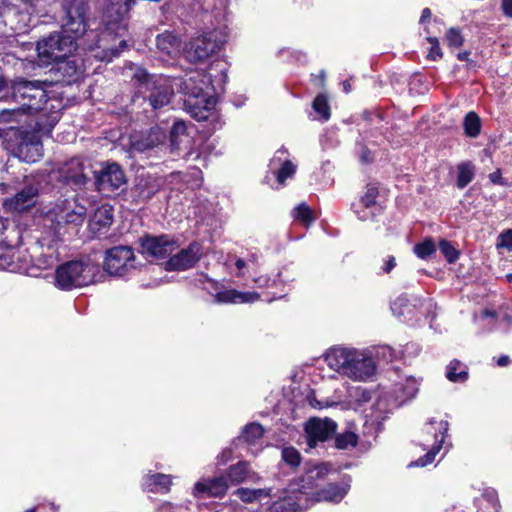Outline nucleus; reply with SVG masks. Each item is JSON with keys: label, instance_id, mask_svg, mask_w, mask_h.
Returning <instances> with one entry per match:
<instances>
[{"label": "nucleus", "instance_id": "obj_1", "mask_svg": "<svg viewBox=\"0 0 512 512\" xmlns=\"http://www.w3.org/2000/svg\"><path fill=\"white\" fill-rule=\"evenodd\" d=\"M87 0H66L65 20L61 32L51 33L37 43L38 61L41 66L52 65L56 60L72 54L81 44L88 47L90 36H97L87 18Z\"/></svg>", "mask_w": 512, "mask_h": 512}, {"label": "nucleus", "instance_id": "obj_2", "mask_svg": "<svg viewBox=\"0 0 512 512\" xmlns=\"http://www.w3.org/2000/svg\"><path fill=\"white\" fill-rule=\"evenodd\" d=\"M87 209L76 196L58 199L48 209L43 217L44 234L40 240L41 246L47 245L48 252L41 254L42 264L51 266L58 259L56 245L60 241L66 225H81L86 218Z\"/></svg>", "mask_w": 512, "mask_h": 512}, {"label": "nucleus", "instance_id": "obj_3", "mask_svg": "<svg viewBox=\"0 0 512 512\" xmlns=\"http://www.w3.org/2000/svg\"><path fill=\"white\" fill-rule=\"evenodd\" d=\"M135 4V0H107L102 16L104 30L98 34L92 30L97 36H90L94 43L88 45L89 50L102 48V55L95 54L101 61H111L114 57L119 56L120 52L127 47L126 40L121 39L117 47L106 46L109 38H122L128 29V15L131 7Z\"/></svg>", "mask_w": 512, "mask_h": 512}, {"label": "nucleus", "instance_id": "obj_4", "mask_svg": "<svg viewBox=\"0 0 512 512\" xmlns=\"http://www.w3.org/2000/svg\"><path fill=\"white\" fill-rule=\"evenodd\" d=\"M12 99L20 104L18 110H4L1 117L4 120L10 119L22 110L24 113L34 114L44 109L47 101V91L44 82L39 80H28L24 77H16L9 86Z\"/></svg>", "mask_w": 512, "mask_h": 512}, {"label": "nucleus", "instance_id": "obj_5", "mask_svg": "<svg viewBox=\"0 0 512 512\" xmlns=\"http://www.w3.org/2000/svg\"><path fill=\"white\" fill-rule=\"evenodd\" d=\"M101 275V267L89 257L70 260L55 270L54 284L62 291H71L95 283Z\"/></svg>", "mask_w": 512, "mask_h": 512}, {"label": "nucleus", "instance_id": "obj_6", "mask_svg": "<svg viewBox=\"0 0 512 512\" xmlns=\"http://www.w3.org/2000/svg\"><path fill=\"white\" fill-rule=\"evenodd\" d=\"M5 150L24 162H36L42 156V142L38 132L24 127H9L3 135Z\"/></svg>", "mask_w": 512, "mask_h": 512}, {"label": "nucleus", "instance_id": "obj_7", "mask_svg": "<svg viewBox=\"0 0 512 512\" xmlns=\"http://www.w3.org/2000/svg\"><path fill=\"white\" fill-rule=\"evenodd\" d=\"M210 82V78L200 72H195L184 81L187 95L184 101L185 110L197 121L207 120L214 109V98L205 93Z\"/></svg>", "mask_w": 512, "mask_h": 512}, {"label": "nucleus", "instance_id": "obj_8", "mask_svg": "<svg viewBox=\"0 0 512 512\" xmlns=\"http://www.w3.org/2000/svg\"><path fill=\"white\" fill-rule=\"evenodd\" d=\"M0 191L7 195L2 202L4 210L21 214L36 206L39 198V183L24 177L21 181L0 183Z\"/></svg>", "mask_w": 512, "mask_h": 512}, {"label": "nucleus", "instance_id": "obj_9", "mask_svg": "<svg viewBox=\"0 0 512 512\" xmlns=\"http://www.w3.org/2000/svg\"><path fill=\"white\" fill-rule=\"evenodd\" d=\"M132 81L154 111L169 105L174 96V90L166 79L151 77L145 69L138 68Z\"/></svg>", "mask_w": 512, "mask_h": 512}, {"label": "nucleus", "instance_id": "obj_10", "mask_svg": "<svg viewBox=\"0 0 512 512\" xmlns=\"http://www.w3.org/2000/svg\"><path fill=\"white\" fill-rule=\"evenodd\" d=\"M103 269L109 275L123 277L136 269V257L130 246H114L105 251Z\"/></svg>", "mask_w": 512, "mask_h": 512}, {"label": "nucleus", "instance_id": "obj_11", "mask_svg": "<svg viewBox=\"0 0 512 512\" xmlns=\"http://www.w3.org/2000/svg\"><path fill=\"white\" fill-rule=\"evenodd\" d=\"M449 429L448 421L441 420L439 422L435 421L434 419H431L426 425H425V433L428 436H432V439H425L424 440V449L431 446V448L428 450V452L418 458L416 461L411 462L409 464L410 467H425L429 464H431L437 453L440 451L445 437L447 436V432Z\"/></svg>", "mask_w": 512, "mask_h": 512}, {"label": "nucleus", "instance_id": "obj_12", "mask_svg": "<svg viewBox=\"0 0 512 512\" xmlns=\"http://www.w3.org/2000/svg\"><path fill=\"white\" fill-rule=\"evenodd\" d=\"M224 41L217 37L215 31H209L191 40L186 50V57L190 62H203L218 52Z\"/></svg>", "mask_w": 512, "mask_h": 512}, {"label": "nucleus", "instance_id": "obj_13", "mask_svg": "<svg viewBox=\"0 0 512 512\" xmlns=\"http://www.w3.org/2000/svg\"><path fill=\"white\" fill-rule=\"evenodd\" d=\"M141 253L145 257L164 259L179 248L178 241L167 234L159 236L146 234L139 238Z\"/></svg>", "mask_w": 512, "mask_h": 512}, {"label": "nucleus", "instance_id": "obj_14", "mask_svg": "<svg viewBox=\"0 0 512 512\" xmlns=\"http://www.w3.org/2000/svg\"><path fill=\"white\" fill-rule=\"evenodd\" d=\"M4 224L0 221V270L15 273H27L31 259L4 241Z\"/></svg>", "mask_w": 512, "mask_h": 512}, {"label": "nucleus", "instance_id": "obj_15", "mask_svg": "<svg viewBox=\"0 0 512 512\" xmlns=\"http://www.w3.org/2000/svg\"><path fill=\"white\" fill-rule=\"evenodd\" d=\"M126 184L124 171L117 163H111L103 166L101 170L95 173V185L97 190L111 196Z\"/></svg>", "mask_w": 512, "mask_h": 512}, {"label": "nucleus", "instance_id": "obj_16", "mask_svg": "<svg viewBox=\"0 0 512 512\" xmlns=\"http://www.w3.org/2000/svg\"><path fill=\"white\" fill-rule=\"evenodd\" d=\"M85 169L82 158L72 157L57 169V180L73 189H79L88 181Z\"/></svg>", "mask_w": 512, "mask_h": 512}, {"label": "nucleus", "instance_id": "obj_17", "mask_svg": "<svg viewBox=\"0 0 512 512\" xmlns=\"http://www.w3.org/2000/svg\"><path fill=\"white\" fill-rule=\"evenodd\" d=\"M203 255V247L197 242H191L186 248L179 250L165 262L167 271H185L194 267Z\"/></svg>", "mask_w": 512, "mask_h": 512}, {"label": "nucleus", "instance_id": "obj_18", "mask_svg": "<svg viewBox=\"0 0 512 512\" xmlns=\"http://www.w3.org/2000/svg\"><path fill=\"white\" fill-rule=\"evenodd\" d=\"M337 423L329 418H311L305 425L307 443L310 447L317 446L335 435Z\"/></svg>", "mask_w": 512, "mask_h": 512}, {"label": "nucleus", "instance_id": "obj_19", "mask_svg": "<svg viewBox=\"0 0 512 512\" xmlns=\"http://www.w3.org/2000/svg\"><path fill=\"white\" fill-rule=\"evenodd\" d=\"M52 64L54 65L56 72L61 77V80L67 84L77 82L84 73L82 61L72 54L56 60Z\"/></svg>", "mask_w": 512, "mask_h": 512}, {"label": "nucleus", "instance_id": "obj_20", "mask_svg": "<svg viewBox=\"0 0 512 512\" xmlns=\"http://www.w3.org/2000/svg\"><path fill=\"white\" fill-rule=\"evenodd\" d=\"M375 368L371 357L364 356L355 350L346 376L353 380L364 381L374 374Z\"/></svg>", "mask_w": 512, "mask_h": 512}, {"label": "nucleus", "instance_id": "obj_21", "mask_svg": "<svg viewBox=\"0 0 512 512\" xmlns=\"http://www.w3.org/2000/svg\"><path fill=\"white\" fill-rule=\"evenodd\" d=\"M229 488L225 475L198 481L194 486V494L207 497H223Z\"/></svg>", "mask_w": 512, "mask_h": 512}, {"label": "nucleus", "instance_id": "obj_22", "mask_svg": "<svg viewBox=\"0 0 512 512\" xmlns=\"http://www.w3.org/2000/svg\"><path fill=\"white\" fill-rule=\"evenodd\" d=\"M354 349L333 348L326 355L328 366L336 372L347 375Z\"/></svg>", "mask_w": 512, "mask_h": 512}, {"label": "nucleus", "instance_id": "obj_23", "mask_svg": "<svg viewBox=\"0 0 512 512\" xmlns=\"http://www.w3.org/2000/svg\"><path fill=\"white\" fill-rule=\"evenodd\" d=\"M419 302L420 299L416 296H410L404 293L391 303V311L395 316L403 318V320H410L415 316Z\"/></svg>", "mask_w": 512, "mask_h": 512}, {"label": "nucleus", "instance_id": "obj_24", "mask_svg": "<svg viewBox=\"0 0 512 512\" xmlns=\"http://www.w3.org/2000/svg\"><path fill=\"white\" fill-rule=\"evenodd\" d=\"M170 145L172 150H188L191 146V137L187 133V125L182 120H175L170 130Z\"/></svg>", "mask_w": 512, "mask_h": 512}, {"label": "nucleus", "instance_id": "obj_25", "mask_svg": "<svg viewBox=\"0 0 512 512\" xmlns=\"http://www.w3.org/2000/svg\"><path fill=\"white\" fill-rule=\"evenodd\" d=\"M161 188L160 181L152 175H141L137 178L134 193L142 201L150 200Z\"/></svg>", "mask_w": 512, "mask_h": 512}, {"label": "nucleus", "instance_id": "obj_26", "mask_svg": "<svg viewBox=\"0 0 512 512\" xmlns=\"http://www.w3.org/2000/svg\"><path fill=\"white\" fill-rule=\"evenodd\" d=\"M259 294L256 292H240L235 289H227L218 291L215 294V301L217 303H253L259 299Z\"/></svg>", "mask_w": 512, "mask_h": 512}, {"label": "nucleus", "instance_id": "obj_27", "mask_svg": "<svg viewBox=\"0 0 512 512\" xmlns=\"http://www.w3.org/2000/svg\"><path fill=\"white\" fill-rule=\"evenodd\" d=\"M257 475L250 468L247 461H239L231 465L227 470V481L229 484H239L245 481H254Z\"/></svg>", "mask_w": 512, "mask_h": 512}, {"label": "nucleus", "instance_id": "obj_28", "mask_svg": "<svg viewBox=\"0 0 512 512\" xmlns=\"http://www.w3.org/2000/svg\"><path fill=\"white\" fill-rule=\"evenodd\" d=\"M113 214L110 208L101 207L97 209V211L94 214V217L92 218L89 226L91 231L97 236L100 237L101 235L106 234L109 227L113 223Z\"/></svg>", "mask_w": 512, "mask_h": 512}, {"label": "nucleus", "instance_id": "obj_29", "mask_svg": "<svg viewBox=\"0 0 512 512\" xmlns=\"http://www.w3.org/2000/svg\"><path fill=\"white\" fill-rule=\"evenodd\" d=\"M172 484L171 477L162 473L149 474L144 477V488L153 493H167Z\"/></svg>", "mask_w": 512, "mask_h": 512}, {"label": "nucleus", "instance_id": "obj_30", "mask_svg": "<svg viewBox=\"0 0 512 512\" xmlns=\"http://www.w3.org/2000/svg\"><path fill=\"white\" fill-rule=\"evenodd\" d=\"M477 512H500L498 493L493 488H485L479 499L476 500Z\"/></svg>", "mask_w": 512, "mask_h": 512}, {"label": "nucleus", "instance_id": "obj_31", "mask_svg": "<svg viewBox=\"0 0 512 512\" xmlns=\"http://www.w3.org/2000/svg\"><path fill=\"white\" fill-rule=\"evenodd\" d=\"M379 195L378 187L374 184H368L366 186V191L363 196H361L359 205L363 208H370L376 204V199ZM352 209L355 214H357L358 218L361 220H366L368 215L365 211H360L358 209V204H352Z\"/></svg>", "mask_w": 512, "mask_h": 512}, {"label": "nucleus", "instance_id": "obj_32", "mask_svg": "<svg viewBox=\"0 0 512 512\" xmlns=\"http://www.w3.org/2000/svg\"><path fill=\"white\" fill-rule=\"evenodd\" d=\"M348 489L337 484H328L316 492L317 501H329L338 503L347 494Z\"/></svg>", "mask_w": 512, "mask_h": 512}, {"label": "nucleus", "instance_id": "obj_33", "mask_svg": "<svg viewBox=\"0 0 512 512\" xmlns=\"http://www.w3.org/2000/svg\"><path fill=\"white\" fill-rule=\"evenodd\" d=\"M272 489H250V488H238L234 495H236L241 501L245 503L260 502L265 498L271 497Z\"/></svg>", "mask_w": 512, "mask_h": 512}, {"label": "nucleus", "instance_id": "obj_34", "mask_svg": "<svg viewBox=\"0 0 512 512\" xmlns=\"http://www.w3.org/2000/svg\"><path fill=\"white\" fill-rule=\"evenodd\" d=\"M456 186L458 189H464L475 177V165L471 161H464L457 165Z\"/></svg>", "mask_w": 512, "mask_h": 512}, {"label": "nucleus", "instance_id": "obj_35", "mask_svg": "<svg viewBox=\"0 0 512 512\" xmlns=\"http://www.w3.org/2000/svg\"><path fill=\"white\" fill-rule=\"evenodd\" d=\"M264 435V428L261 424L252 422L247 424L242 434L237 438L239 442H245L248 445H255Z\"/></svg>", "mask_w": 512, "mask_h": 512}, {"label": "nucleus", "instance_id": "obj_36", "mask_svg": "<svg viewBox=\"0 0 512 512\" xmlns=\"http://www.w3.org/2000/svg\"><path fill=\"white\" fill-rule=\"evenodd\" d=\"M445 375L451 382L463 383L468 379V368L464 363L454 359L447 365Z\"/></svg>", "mask_w": 512, "mask_h": 512}, {"label": "nucleus", "instance_id": "obj_37", "mask_svg": "<svg viewBox=\"0 0 512 512\" xmlns=\"http://www.w3.org/2000/svg\"><path fill=\"white\" fill-rule=\"evenodd\" d=\"M464 133L467 137L476 138L481 132V119L476 112H468L463 122Z\"/></svg>", "mask_w": 512, "mask_h": 512}, {"label": "nucleus", "instance_id": "obj_38", "mask_svg": "<svg viewBox=\"0 0 512 512\" xmlns=\"http://www.w3.org/2000/svg\"><path fill=\"white\" fill-rule=\"evenodd\" d=\"M413 251L418 258L427 260L436 253V245L431 237H427L422 242L417 243Z\"/></svg>", "mask_w": 512, "mask_h": 512}, {"label": "nucleus", "instance_id": "obj_39", "mask_svg": "<svg viewBox=\"0 0 512 512\" xmlns=\"http://www.w3.org/2000/svg\"><path fill=\"white\" fill-rule=\"evenodd\" d=\"M313 110L318 114L319 119L328 121L331 116L330 106L325 94H318L312 102Z\"/></svg>", "mask_w": 512, "mask_h": 512}, {"label": "nucleus", "instance_id": "obj_40", "mask_svg": "<svg viewBox=\"0 0 512 512\" xmlns=\"http://www.w3.org/2000/svg\"><path fill=\"white\" fill-rule=\"evenodd\" d=\"M358 444V435L351 431H345L335 436V447L340 450L354 448Z\"/></svg>", "mask_w": 512, "mask_h": 512}, {"label": "nucleus", "instance_id": "obj_41", "mask_svg": "<svg viewBox=\"0 0 512 512\" xmlns=\"http://www.w3.org/2000/svg\"><path fill=\"white\" fill-rule=\"evenodd\" d=\"M439 250L449 264L455 263L460 257L459 250L452 244V242L446 239H441L439 241Z\"/></svg>", "mask_w": 512, "mask_h": 512}, {"label": "nucleus", "instance_id": "obj_42", "mask_svg": "<svg viewBox=\"0 0 512 512\" xmlns=\"http://www.w3.org/2000/svg\"><path fill=\"white\" fill-rule=\"evenodd\" d=\"M296 165L290 160H284L280 168L276 172V180L279 184L284 185L288 178H292L296 173Z\"/></svg>", "mask_w": 512, "mask_h": 512}, {"label": "nucleus", "instance_id": "obj_43", "mask_svg": "<svg viewBox=\"0 0 512 512\" xmlns=\"http://www.w3.org/2000/svg\"><path fill=\"white\" fill-rule=\"evenodd\" d=\"M293 216L296 220L301 221L306 225L311 224L315 220L312 215L311 208L305 203H301L294 208Z\"/></svg>", "mask_w": 512, "mask_h": 512}, {"label": "nucleus", "instance_id": "obj_44", "mask_svg": "<svg viewBox=\"0 0 512 512\" xmlns=\"http://www.w3.org/2000/svg\"><path fill=\"white\" fill-rule=\"evenodd\" d=\"M165 136L159 129H151L143 140L142 149H151L162 143Z\"/></svg>", "mask_w": 512, "mask_h": 512}, {"label": "nucleus", "instance_id": "obj_45", "mask_svg": "<svg viewBox=\"0 0 512 512\" xmlns=\"http://www.w3.org/2000/svg\"><path fill=\"white\" fill-rule=\"evenodd\" d=\"M297 505L291 499H281L275 501L269 508L268 512H296Z\"/></svg>", "mask_w": 512, "mask_h": 512}, {"label": "nucleus", "instance_id": "obj_46", "mask_svg": "<svg viewBox=\"0 0 512 512\" xmlns=\"http://www.w3.org/2000/svg\"><path fill=\"white\" fill-rule=\"evenodd\" d=\"M282 459L291 467H297L301 462V455L294 447H286L282 450Z\"/></svg>", "mask_w": 512, "mask_h": 512}, {"label": "nucleus", "instance_id": "obj_47", "mask_svg": "<svg viewBox=\"0 0 512 512\" xmlns=\"http://www.w3.org/2000/svg\"><path fill=\"white\" fill-rule=\"evenodd\" d=\"M175 41L176 38L173 35L164 33L157 36L156 45L161 51L169 53V49L175 44Z\"/></svg>", "mask_w": 512, "mask_h": 512}, {"label": "nucleus", "instance_id": "obj_48", "mask_svg": "<svg viewBox=\"0 0 512 512\" xmlns=\"http://www.w3.org/2000/svg\"><path fill=\"white\" fill-rule=\"evenodd\" d=\"M446 40L450 47L458 48L463 45L464 38L457 28H450L446 33Z\"/></svg>", "mask_w": 512, "mask_h": 512}, {"label": "nucleus", "instance_id": "obj_49", "mask_svg": "<svg viewBox=\"0 0 512 512\" xmlns=\"http://www.w3.org/2000/svg\"><path fill=\"white\" fill-rule=\"evenodd\" d=\"M427 41L431 44L427 58L432 61L442 58L443 54L438 39L436 37H428Z\"/></svg>", "mask_w": 512, "mask_h": 512}, {"label": "nucleus", "instance_id": "obj_50", "mask_svg": "<svg viewBox=\"0 0 512 512\" xmlns=\"http://www.w3.org/2000/svg\"><path fill=\"white\" fill-rule=\"evenodd\" d=\"M360 161L364 164H369L373 162V155L371 150L367 146H362L360 152Z\"/></svg>", "mask_w": 512, "mask_h": 512}, {"label": "nucleus", "instance_id": "obj_51", "mask_svg": "<svg viewBox=\"0 0 512 512\" xmlns=\"http://www.w3.org/2000/svg\"><path fill=\"white\" fill-rule=\"evenodd\" d=\"M503 238L502 245L505 246L508 250L512 251V230H507L501 234Z\"/></svg>", "mask_w": 512, "mask_h": 512}, {"label": "nucleus", "instance_id": "obj_52", "mask_svg": "<svg viewBox=\"0 0 512 512\" xmlns=\"http://www.w3.org/2000/svg\"><path fill=\"white\" fill-rule=\"evenodd\" d=\"M489 179L493 184L503 185L505 184L500 169L489 174Z\"/></svg>", "mask_w": 512, "mask_h": 512}, {"label": "nucleus", "instance_id": "obj_53", "mask_svg": "<svg viewBox=\"0 0 512 512\" xmlns=\"http://www.w3.org/2000/svg\"><path fill=\"white\" fill-rule=\"evenodd\" d=\"M501 9L506 17L512 18V0H502Z\"/></svg>", "mask_w": 512, "mask_h": 512}, {"label": "nucleus", "instance_id": "obj_54", "mask_svg": "<svg viewBox=\"0 0 512 512\" xmlns=\"http://www.w3.org/2000/svg\"><path fill=\"white\" fill-rule=\"evenodd\" d=\"M232 449L226 448L222 451L221 455L218 457L219 464H226L232 458Z\"/></svg>", "mask_w": 512, "mask_h": 512}, {"label": "nucleus", "instance_id": "obj_55", "mask_svg": "<svg viewBox=\"0 0 512 512\" xmlns=\"http://www.w3.org/2000/svg\"><path fill=\"white\" fill-rule=\"evenodd\" d=\"M396 266V260L394 256H388L387 260L385 261L384 266L382 267V270L384 273H390Z\"/></svg>", "mask_w": 512, "mask_h": 512}, {"label": "nucleus", "instance_id": "obj_56", "mask_svg": "<svg viewBox=\"0 0 512 512\" xmlns=\"http://www.w3.org/2000/svg\"><path fill=\"white\" fill-rule=\"evenodd\" d=\"M432 16V13H431V10L429 8H424L422 10V14H421V17H420V24H423L425 23L428 19H430Z\"/></svg>", "mask_w": 512, "mask_h": 512}, {"label": "nucleus", "instance_id": "obj_57", "mask_svg": "<svg viewBox=\"0 0 512 512\" xmlns=\"http://www.w3.org/2000/svg\"><path fill=\"white\" fill-rule=\"evenodd\" d=\"M510 363V357L508 355H501L497 359V365L500 367L507 366Z\"/></svg>", "mask_w": 512, "mask_h": 512}, {"label": "nucleus", "instance_id": "obj_58", "mask_svg": "<svg viewBox=\"0 0 512 512\" xmlns=\"http://www.w3.org/2000/svg\"><path fill=\"white\" fill-rule=\"evenodd\" d=\"M10 85H8V81L5 78L3 71L0 69V92L5 90L6 88H9Z\"/></svg>", "mask_w": 512, "mask_h": 512}, {"label": "nucleus", "instance_id": "obj_59", "mask_svg": "<svg viewBox=\"0 0 512 512\" xmlns=\"http://www.w3.org/2000/svg\"><path fill=\"white\" fill-rule=\"evenodd\" d=\"M469 51H462L457 54V59L460 61H468L469 60Z\"/></svg>", "mask_w": 512, "mask_h": 512}, {"label": "nucleus", "instance_id": "obj_60", "mask_svg": "<svg viewBox=\"0 0 512 512\" xmlns=\"http://www.w3.org/2000/svg\"><path fill=\"white\" fill-rule=\"evenodd\" d=\"M326 78V73L324 70H322L319 75L315 76V81L317 80L319 82V85L323 86Z\"/></svg>", "mask_w": 512, "mask_h": 512}, {"label": "nucleus", "instance_id": "obj_61", "mask_svg": "<svg viewBox=\"0 0 512 512\" xmlns=\"http://www.w3.org/2000/svg\"><path fill=\"white\" fill-rule=\"evenodd\" d=\"M327 471L326 467L324 465L317 466L315 468V471H312L311 473L315 472L316 477H320Z\"/></svg>", "mask_w": 512, "mask_h": 512}, {"label": "nucleus", "instance_id": "obj_62", "mask_svg": "<svg viewBox=\"0 0 512 512\" xmlns=\"http://www.w3.org/2000/svg\"><path fill=\"white\" fill-rule=\"evenodd\" d=\"M255 282L259 284V286H265L268 285L269 279L265 277H259L258 279H255Z\"/></svg>", "mask_w": 512, "mask_h": 512}, {"label": "nucleus", "instance_id": "obj_63", "mask_svg": "<svg viewBox=\"0 0 512 512\" xmlns=\"http://www.w3.org/2000/svg\"><path fill=\"white\" fill-rule=\"evenodd\" d=\"M342 86L345 93H349L352 89L351 84L348 80L343 81Z\"/></svg>", "mask_w": 512, "mask_h": 512}, {"label": "nucleus", "instance_id": "obj_64", "mask_svg": "<svg viewBox=\"0 0 512 512\" xmlns=\"http://www.w3.org/2000/svg\"><path fill=\"white\" fill-rule=\"evenodd\" d=\"M246 263L243 259H237L236 262H235V266L237 267V269L241 270L245 267Z\"/></svg>", "mask_w": 512, "mask_h": 512}]
</instances>
